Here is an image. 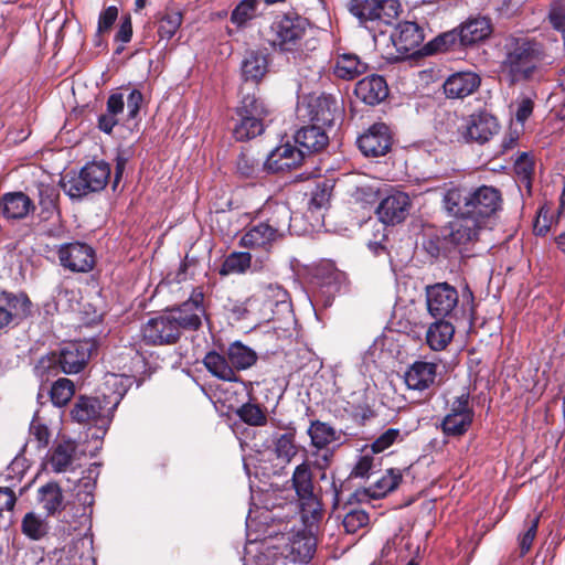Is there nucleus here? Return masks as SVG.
I'll return each instance as SVG.
<instances>
[{"mask_svg":"<svg viewBox=\"0 0 565 565\" xmlns=\"http://www.w3.org/2000/svg\"><path fill=\"white\" fill-rule=\"evenodd\" d=\"M249 223L241 237V247H266L279 244L290 213L285 204L267 200L259 209L247 213Z\"/></svg>","mask_w":565,"mask_h":565,"instance_id":"nucleus-1","label":"nucleus"},{"mask_svg":"<svg viewBox=\"0 0 565 565\" xmlns=\"http://www.w3.org/2000/svg\"><path fill=\"white\" fill-rule=\"evenodd\" d=\"M307 26L306 20L300 17H277L269 30L270 45L295 61L306 58L308 52L315 49L307 40Z\"/></svg>","mask_w":565,"mask_h":565,"instance_id":"nucleus-2","label":"nucleus"},{"mask_svg":"<svg viewBox=\"0 0 565 565\" xmlns=\"http://www.w3.org/2000/svg\"><path fill=\"white\" fill-rule=\"evenodd\" d=\"M545 57L543 44L534 40L515 39L508 47L502 62L510 84L531 79L537 70V63Z\"/></svg>","mask_w":565,"mask_h":565,"instance_id":"nucleus-3","label":"nucleus"},{"mask_svg":"<svg viewBox=\"0 0 565 565\" xmlns=\"http://www.w3.org/2000/svg\"><path fill=\"white\" fill-rule=\"evenodd\" d=\"M110 178V166L105 161L87 162L77 174L61 180L64 192L73 200H81L90 193L105 189Z\"/></svg>","mask_w":565,"mask_h":565,"instance_id":"nucleus-4","label":"nucleus"},{"mask_svg":"<svg viewBox=\"0 0 565 565\" xmlns=\"http://www.w3.org/2000/svg\"><path fill=\"white\" fill-rule=\"evenodd\" d=\"M93 344L86 341H75L65 344L58 353L53 352L42 359L40 365L49 374H76L84 370L92 355Z\"/></svg>","mask_w":565,"mask_h":565,"instance_id":"nucleus-5","label":"nucleus"},{"mask_svg":"<svg viewBox=\"0 0 565 565\" xmlns=\"http://www.w3.org/2000/svg\"><path fill=\"white\" fill-rule=\"evenodd\" d=\"M289 308V292L277 282H264L246 299L244 312H258L264 319L269 320L274 318L276 310Z\"/></svg>","mask_w":565,"mask_h":565,"instance_id":"nucleus-6","label":"nucleus"},{"mask_svg":"<svg viewBox=\"0 0 565 565\" xmlns=\"http://www.w3.org/2000/svg\"><path fill=\"white\" fill-rule=\"evenodd\" d=\"M428 313L434 319L458 320L463 311L459 307L458 290L448 282H436L425 289Z\"/></svg>","mask_w":565,"mask_h":565,"instance_id":"nucleus-7","label":"nucleus"},{"mask_svg":"<svg viewBox=\"0 0 565 565\" xmlns=\"http://www.w3.org/2000/svg\"><path fill=\"white\" fill-rule=\"evenodd\" d=\"M475 412L470 405L468 393L457 396L447 415L440 423V429L446 437L459 438L463 436L473 423Z\"/></svg>","mask_w":565,"mask_h":565,"instance_id":"nucleus-8","label":"nucleus"},{"mask_svg":"<svg viewBox=\"0 0 565 565\" xmlns=\"http://www.w3.org/2000/svg\"><path fill=\"white\" fill-rule=\"evenodd\" d=\"M142 340L148 345L175 344L182 334L177 320L166 310L149 319L141 328Z\"/></svg>","mask_w":565,"mask_h":565,"instance_id":"nucleus-9","label":"nucleus"},{"mask_svg":"<svg viewBox=\"0 0 565 565\" xmlns=\"http://www.w3.org/2000/svg\"><path fill=\"white\" fill-rule=\"evenodd\" d=\"M203 300V288L195 287L186 301L167 311L175 318L181 331H196L201 328L202 317L205 315Z\"/></svg>","mask_w":565,"mask_h":565,"instance_id":"nucleus-10","label":"nucleus"},{"mask_svg":"<svg viewBox=\"0 0 565 565\" xmlns=\"http://www.w3.org/2000/svg\"><path fill=\"white\" fill-rule=\"evenodd\" d=\"M497 118L487 111L471 114L459 128V134L466 142L486 143L498 132Z\"/></svg>","mask_w":565,"mask_h":565,"instance_id":"nucleus-11","label":"nucleus"},{"mask_svg":"<svg viewBox=\"0 0 565 565\" xmlns=\"http://www.w3.org/2000/svg\"><path fill=\"white\" fill-rule=\"evenodd\" d=\"M393 137L390 127L384 122H375L356 140L360 151L365 157L385 156L392 148Z\"/></svg>","mask_w":565,"mask_h":565,"instance_id":"nucleus-12","label":"nucleus"},{"mask_svg":"<svg viewBox=\"0 0 565 565\" xmlns=\"http://www.w3.org/2000/svg\"><path fill=\"white\" fill-rule=\"evenodd\" d=\"M303 159V149L287 142L276 147L268 154L263 168L273 173L286 172L299 167Z\"/></svg>","mask_w":565,"mask_h":565,"instance_id":"nucleus-13","label":"nucleus"},{"mask_svg":"<svg viewBox=\"0 0 565 565\" xmlns=\"http://www.w3.org/2000/svg\"><path fill=\"white\" fill-rule=\"evenodd\" d=\"M412 202L408 194L404 192H394L384 198L377 209L379 218L386 224L395 225L406 220Z\"/></svg>","mask_w":565,"mask_h":565,"instance_id":"nucleus-14","label":"nucleus"},{"mask_svg":"<svg viewBox=\"0 0 565 565\" xmlns=\"http://www.w3.org/2000/svg\"><path fill=\"white\" fill-rule=\"evenodd\" d=\"M471 217L482 223L500 210L502 204L501 193L493 186L482 185L471 193Z\"/></svg>","mask_w":565,"mask_h":565,"instance_id":"nucleus-15","label":"nucleus"},{"mask_svg":"<svg viewBox=\"0 0 565 565\" xmlns=\"http://www.w3.org/2000/svg\"><path fill=\"white\" fill-rule=\"evenodd\" d=\"M317 547V540L306 529L291 532L287 536L285 544L286 557L292 562L308 563L315 555Z\"/></svg>","mask_w":565,"mask_h":565,"instance_id":"nucleus-16","label":"nucleus"},{"mask_svg":"<svg viewBox=\"0 0 565 565\" xmlns=\"http://www.w3.org/2000/svg\"><path fill=\"white\" fill-rule=\"evenodd\" d=\"M482 223L471 216L457 217L449 224L444 235L449 243L455 245H467L477 242Z\"/></svg>","mask_w":565,"mask_h":565,"instance_id":"nucleus-17","label":"nucleus"},{"mask_svg":"<svg viewBox=\"0 0 565 565\" xmlns=\"http://www.w3.org/2000/svg\"><path fill=\"white\" fill-rule=\"evenodd\" d=\"M337 110V100L331 95L322 94L311 97L307 104V113L311 122L323 127H331L333 125Z\"/></svg>","mask_w":565,"mask_h":565,"instance_id":"nucleus-18","label":"nucleus"},{"mask_svg":"<svg viewBox=\"0 0 565 565\" xmlns=\"http://www.w3.org/2000/svg\"><path fill=\"white\" fill-rule=\"evenodd\" d=\"M424 39V31L416 22L404 21L398 24L393 43L399 53L412 54L417 52Z\"/></svg>","mask_w":565,"mask_h":565,"instance_id":"nucleus-19","label":"nucleus"},{"mask_svg":"<svg viewBox=\"0 0 565 565\" xmlns=\"http://www.w3.org/2000/svg\"><path fill=\"white\" fill-rule=\"evenodd\" d=\"M480 77L473 72L451 74L444 83V93L448 98L462 99L480 86Z\"/></svg>","mask_w":565,"mask_h":565,"instance_id":"nucleus-20","label":"nucleus"},{"mask_svg":"<svg viewBox=\"0 0 565 565\" xmlns=\"http://www.w3.org/2000/svg\"><path fill=\"white\" fill-rule=\"evenodd\" d=\"M438 365L433 362L415 361L405 372L408 388L424 391L435 384Z\"/></svg>","mask_w":565,"mask_h":565,"instance_id":"nucleus-21","label":"nucleus"},{"mask_svg":"<svg viewBox=\"0 0 565 565\" xmlns=\"http://www.w3.org/2000/svg\"><path fill=\"white\" fill-rule=\"evenodd\" d=\"M326 127L311 124L300 128L295 135V141L299 146L298 149H303L306 153H312L323 150L329 143V136L326 132Z\"/></svg>","mask_w":565,"mask_h":565,"instance_id":"nucleus-22","label":"nucleus"},{"mask_svg":"<svg viewBox=\"0 0 565 565\" xmlns=\"http://www.w3.org/2000/svg\"><path fill=\"white\" fill-rule=\"evenodd\" d=\"M354 93L363 103L376 105L387 97L388 87L382 76L371 75L356 83Z\"/></svg>","mask_w":565,"mask_h":565,"instance_id":"nucleus-23","label":"nucleus"},{"mask_svg":"<svg viewBox=\"0 0 565 565\" xmlns=\"http://www.w3.org/2000/svg\"><path fill=\"white\" fill-rule=\"evenodd\" d=\"M36 500L44 510L46 516H56L66 508L61 486L50 481L41 486L36 491Z\"/></svg>","mask_w":565,"mask_h":565,"instance_id":"nucleus-24","label":"nucleus"},{"mask_svg":"<svg viewBox=\"0 0 565 565\" xmlns=\"http://www.w3.org/2000/svg\"><path fill=\"white\" fill-rule=\"evenodd\" d=\"M60 264L73 273H88L96 264L95 249H57Z\"/></svg>","mask_w":565,"mask_h":565,"instance_id":"nucleus-25","label":"nucleus"},{"mask_svg":"<svg viewBox=\"0 0 565 565\" xmlns=\"http://www.w3.org/2000/svg\"><path fill=\"white\" fill-rule=\"evenodd\" d=\"M34 205L23 192L6 193L0 201V214L8 220L24 218Z\"/></svg>","mask_w":565,"mask_h":565,"instance_id":"nucleus-26","label":"nucleus"},{"mask_svg":"<svg viewBox=\"0 0 565 565\" xmlns=\"http://www.w3.org/2000/svg\"><path fill=\"white\" fill-rule=\"evenodd\" d=\"M454 319H435L427 329L426 343L434 351H441L451 342L455 334Z\"/></svg>","mask_w":565,"mask_h":565,"instance_id":"nucleus-27","label":"nucleus"},{"mask_svg":"<svg viewBox=\"0 0 565 565\" xmlns=\"http://www.w3.org/2000/svg\"><path fill=\"white\" fill-rule=\"evenodd\" d=\"M268 55L262 51L246 52L242 64V76L245 82L258 84L268 72Z\"/></svg>","mask_w":565,"mask_h":565,"instance_id":"nucleus-28","label":"nucleus"},{"mask_svg":"<svg viewBox=\"0 0 565 565\" xmlns=\"http://www.w3.org/2000/svg\"><path fill=\"white\" fill-rule=\"evenodd\" d=\"M367 71V64L354 53L338 54L334 58L333 74L345 81H352Z\"/></svg>","mask_w":565,"mask_h":565,"instance_id":"nucleus-29","label":"nucleus"},{"mask_svg":"<svg viewBox=\"0 0 565 565\" xmlns=\"http://www.w3.org/2000/svg\"><path fill=\"white\" fill-rule=\"evenodd\" d=\"M104 408L99 397L79 396L71 411V416L77 423L96 422Z\"/></svg>","mask_w":565,"mask_h":565,"instance_id":"nucleus-30","label":"nucleus"},{"mask_svg":"<svg viewBox=\"0 0 565 565\" xmlns=\"http://www.w3.org/2000/svg\"><path fill=\"white\" fill-rule=\"evenodd\" d=\"M491 33V24L487 18H475L465 22L458 32L461 45H471L484 40Z\"/></svg>","mask_w":565,"mask_h":565,"instance_id":"nucleus-31","label":"nucleus"},{"mask_svg":"<svg viewBox=\"0 0 565 565\" xmlns=\"http://www.w3.org/2000/svg\"><path fill=\"white\" fill-rule=\"evenodd\" d=\"M206 370L215 377L226 382H237L238 377L231 365L227 355L210 351L203 359Z\"/></svg>","mask_w":565,"mask_h":565,"instance_id":"nucleus-32","label":"nucleus"},{"mask_svg":"<svg viewBox=\"0 0 565 565\" xmlns=\"http://www.w3.org/2000/svg\"><path fill=\"white\" fill-rule=\"evenodd\" d=\"M312 447L317 449H326L330 444L340 440L341 433L335 430L329 423L315 419L310 422L307 430Z\"/></svg>","mask_w":565,"mask_h":565,"instance_id":"nucleus-33","label":"nucleus"},{"mask_svg":"<svg viewBox=\"0 0 565 565\" xmlns=\"http://www.w3.org/2000/svg\"><path fill=\"white\" fill-rule=\"evenodd\" d=\"M471 193L465 190L454 188L449 189L444 195V206L456 217L471 216Z\"/></svg>","mask_w":565,"mask_h":565,"instance_id":"nucleus-34","label":"nucleus"},{"mask_svg":"<svg viewBox=\"0 0 565 565\" xmlns=\"http://www.w3.org/2000/svg\"><path fill=\"white\" fill-rule=\"evenodd\" d=\"M226 355L234 372L243 371L252 367L257 362V353L241 341L231 343L227 348Z\"/></svg>","mask_w":565,"mask_h":565,"instance_id":"nucleus-35","label":"nucleus"},{"mask_svg":"<svg viewBox=\"0 0 565 565\" xmlns=\"http://www.w3.org/2000/svg\"><path fill=\"white\" fill-rule=\"evenodd\" d=\"M403 475L399 469L391 468L377 479L363 495L367 494L370 498L380 499L397 489L402 482Z\"/></svg>","mask_w":565,"mask_h":565,"instance_id":"nucleus-36","label":"nucleus"},{"mask_svg":"<svg viewBox=\"0 0 565 565\" xmlns=\"http://www.w3.org/2000/svg\"><path fill=\"white\" fill-rule=\"evenodd\" d=\"M77 445L74 440L60 441L52 450L50 463L54 472H64L72 465Z\"/></svg>","mask_w":565,"mask_h":565,"instance_id":"nucleus-37","label":"nucleus"},{"mask_svg":"<svg viewBox=\"0 0 565 565\" xmlns=\"http://www.w3.org/2000/svg\"><path fill=\"white\" fill-rule=\"evenodd\" d=\"M0 302H3L4 308L12 312V320L14 318L25 319L31 316L32 302L25 292L13 294L1 290Z\"/></svg>","mask_w":565,"mask_h":565,"instance_id":"nucleus-38","label":"nucleus"},{"mask_svg":"<svg viewBox=\"0 0 565 565\" xmlns=\"http://www.w3.org/2000/svg\"><path fill=\"white\" fill-rule=\"evenodd\" d=\"M242 99L236 108L237 116H253L265 119L269 115V110L265 103L256 96L255 88L253 92H246L245 87L241 88Z\"/></svg>","mask_w":565,"mask_h":565,"instance_id":"nucleus-39","label":"nucleus"},{"mask_svg":"<svg viewBox=\"0 0 565 565\" xmlns=\"http://www.w3.org/2000/svg\"><path fill=\"white\" fill-rule=\"evenodd\" d=\"M292 487L300 500L316 501L312 473L307 463L298 465L292 473Z\"/></svg>","mask_w":565,"mask_h":565,"instance_id":"nucleus-40","label":"nucleus"},{"mask_svg":"<svg viewBox=\"0 0 565 565\" xmlns=\"http://www.w3.org/2000/svg\"><path fill=\"white\" fill-rule=\"evenodd\" d=\"M264 119L250 116H237L233 128V136L237 141H246L259 136L264 131Z\"/></svg>","mask_w":565,"mask_h":565,"instance_id":"nucleus-41","label":"nucleus"},{"mask_svg":"<svg viewBox=\"0 0 565 565\" xmlns=\"http://www.w3.org/2000/svg\"><path fill=\"white\" fill-rule=\"evenodd\" d=\"M309 275L321 286H329L339 279V270L331 259H321L307 267Z\"/></svg>","mask_w":565,"mask_h":565,"instance_id":"nucleus-42","label":"nucleus"},{"mask_svg":"<svg viewBox=\"0 0 565 565\" xmlns=\"http://www.w3.org/2000/svg\"><path fill=\"white\" fill-rule=\"evenodd\" d=\"M250 264L252 256L248 252L234 250L225 257L220 268V275L243 274L250 267Z\"/></svg>","mask_w":565,"mask_h":565,"instance_id":"nucleus-43","label":"nucleus"},{"mask_svg":"<svg viewBox=\"0 0 565 565\" xmlns=\"http://www.w3.org/2000/svg\"><path fill=\"white\" fill-rule=\"evenodd\" d=\"M39 204L42 209L41 214H45L44 218L49 220L57 216V200L58 192L53 185L39 183L38 184Z\"/></svg>","mask_w":565,"mask_h":565,"instance_id":"nucleus-44","label":"nucleus"},{"mask_svg":"<svg viewBox=\"0 0 565 565\" xmlns=\"http://www.w3.org/2000/svg\"><path fill=\"white\" fill-rule=\"evenodd\" d=\"M49 529L47 522L34 512H28L21 522L22 533L33 541L43 539L49 533Z\"/></svg>","mask_w":565,"mask_h":565,"instance_id":"nucleus-45","label":"nucleus"},{"mask_svg":"<svg viewBox=\"0 0 565 565\" xmlns=\"http://www.w3.org/2000/svg\"><path fill=\"white\" fill-rule=\"evenodd\" d=\"M236 415L249 426H264L267 424V409L259 404L247 402L237 408Z\"/></svg>","mask_w":565,"mask_h":565,"instance_id":"nucleus-46","label":"nucleus"},{"mask_svg":"<svg viewBox=\"0 0 565 565\" xmlns=\"http://www.w3.org/2000/svg\"><path fill=\"white\" fill-rule=\"evenodd\" d=\"M75 394V385L73 381L61 377L56 380L50 390L51 402L54 406H65Z\"/></svg>","mask_w":565,"mask_h":565,"instance_id":"nucleus-47","label":"nucleus"},{"mask_svg":"<svg viewBox=\"0 0 565 565\" xmlns=\"http://www.w3.org/2000/svg\"><path fill=\"white\" fill-rule=\"evenodd\" d=\"M514 172L519 184L530 191L534 172V161L529 153L522 152L518 156L514 162Z\"/></svg>","mask_w":565,"mask_h":565,"instance_id":"nucleus-48","label":"nucleus"},{"mask_svg":"<svg viewBox=\"0 0 565 565\" xmlns=\"http://www.w3.org/2000/svg\"><path fill=\"white\" fill-rule=\"evenodd\" d=\"M349 11L362 24L374 22L376 21L377 0H350Z\"/></svg>","mask_w":565,"mask_h":565,"instance_id":"nucleus-49","label":"nucleus"},{"mask_svg":"<svg viewBox=\"0 0 565 565\" xmlns=\"http://www.w3.org/2000/svg\"><path fill=\"white\" fill-rule=\"evenodd\" d=\"M182 23V14L178 11L166 13L159 21L157 34L160 41H170L180 29Z\"/></svg>","mask_w":565,"mask_h":565,"instance_id":"nucleus-50","label":"nucleus"},{"mask_svg":"<svg viewBox=\"0 0 565 565\" xmlns=\"http://www.w3.org/2000/svg\"><path fill=\"white\" fill-rule=\"evenodd\" d=\"M275 454L277 458L289 462L297 455L296 430L279 435L275 440Z\"/></svg>","mask_w":565,"mask_h":565,"instance_id":"nucleus-51","label":"nucleus"},{"mask_svg":"<svg viewBox=\"0 0 565 565\" xmlns=\"http://www.w3.org/2000/svg\"><path fill=\"white\" fill-rule=\"evenodd\" d=\"M204 260L205 257L203 256H196L192 255L191 253H186L177 273L178 281H182L198 275L202 270Z\"/></svg>","mask_w":565,"mask_h":565,"instance_id":"nucleus-52","label":"nucleus"},{"mask_svg":"<svg viewBox=\"0 0 565 565\" xmlns=\"http://www.w3.org/2000/svg\"><path fill=\"white\" fill-rule=\"evenodd\" d=\"M457 41H459V35L457 31H449L443 34L437 35L435 39L429 41L424 46L425 54H435L438 52H446L452 46L456 45Z\"/></svg>","mask_w":565,"mask_h":565,"instance_id":"nucleus-53","label":"nucleus"},{"mask_svg":"<svg viewBox=\"0 0 565 565\" xmlns=\"http://www.w3.org/2000/svg\"><path fill=\"white\" fill-rule=\"evenodd\" d=\"M369 523V513L360 509L348 511L342 521L343 527L349 534H355L359 530L366 527Z\"/></svg>","mask_w":565,"mask_h":565,"instance_id":"nucleus-54","label":"nucleus"},{"mask_svg":"<svg viewBox=\"0 0 565 565\" xmlns=\"http://www.w3.org/2000/svg\"><path fill=\"white\" fill-rule=\"evenodd\" d=\"M402 12L398 0H377L376 21L391 24Z\"/></svg>","mask_w":565,"mask_h":565,"instance_id":"nucleus-55","label":"nucleus"},{"mask_svg":"<svg viewBox=\"0 0 565 565\" xmlns=\"http://www.w3.org/2000/svg\"><path fill=\"white\" fill-rule=\"evenodd\" d=\"M257 0H242L232 11L231 21L237 26L245 25L255 15Z\"/></svg>","mask_w":565,"mask_h":565,"instance_id":"nucleus-56","label":"nucleus"},{"mask_svg":"<svg viewBox=\"0 0 565 565\" xmlns=\"http://www.w3.org/2000/svg\"><path fill=\"white\" fill-rule=\"evenodd\" d=\"M388 225L380 218L370 223L371 235L367 238V247H385L384 244L393 232Z\"/></svg>","mask_w":565,"mask_h":565,"instance_id":"nucleus-57","label":"nucleus"},{"mask_svg":"<svg viewBox=\"0 0 565 565\" xmlns=\"http://www.w3.org/2000/svg\"><path fill=\"white\" fill-rule=\"evenodd\" d=\"M397 441H403L401 430L398 428H388L370 445V448L373 454H381Z\"/></svg>","mask_w":565,"mask_h":565,"instance_id":"nucleus-58","label":"nucleus"},{"mask_svg":"<svg viewBox=\"0 0 565 565\" xmlns=\"http://www.w3.org/2000/svg\"><path fill=\"white\" fill-rule=\"evenodd\" d=\"M232 214L228 212H216L212 218L213 228L220 232L224 237L232 238L238 233V226L233 224Z\"/></svg>","mask_w":565,"mask_h":565,"instance_id":"nucleus-59","label":"nucleus"},{"mask_svg":"<svg viewBox=\"0 0 565 565\" xmlns=\"http://www.w3.org/2000/svg\"><path fill=\"white\" fill-rule=\"evenodd\" d=\"M237 172L244 178H253L260 171V162L252 154L242 152L236 162Z\"/></svg>","mask_w":565,"mask_h":565,"instance_id":"nucleus-60","label":"nucleus"},{"mask_svg":"<svg viewBox=\"0 0 565 565\" xmlns=\"http://www.w3.org/2000/svg\"><path fill=\"white\" fill-rule=\"evenodd\" d=\"M547 20L557 32L565 28V0H554L550 4Z\"/></svg>","mask_w":565,"mask_h":565,"instance_id":"nucleus-61","label":"nucleus"},{"mask_svg":"<svg viewBox=\"0 0 565 565\" xmlns=\"http://www.w3.org/2000/svg\"><path fill=\"white\" fill-rule=\"evenodd\" d=\"M332 186L328 180L318 182L315 190L311 193L310 204L316 209L326 206L331 198Z\"/></svg>","mask_w":565,"mask_h":565,"instance_id":"nucleus-62","label":"nucleus"},{"mask_svg":"<svg viewBox=\"0 0 565 565\" xmlns=\"http://www.w3.org/2000/svg\"><path fill=\"white\" fill-rule=\"evenodd\" d=\"M375 415L374 409L367 403L353 405L350 413L351 418L359 426H364L370 419L374 418Z\"/></svg>","mask_w":565,"mask_h":565,"instance_id":"nucleus-63","label":"nucleus"},{"mask_svg":"<svg viewBox=\"0 0 565 565\" xmlns=\"http://www.w3.org/2000/svg\"><path fill=\"white\" fill-rule=\"evenodd\" d=\"M118 18V8L116 6H110L100 12L98 18V26L97 33L102 34L108 32L114 25L115 21Z\"/></svg>","mask_w":565,"mask_h":565,"instance_id":"nucleus-64","label":"nucleus"}]
</instances>
